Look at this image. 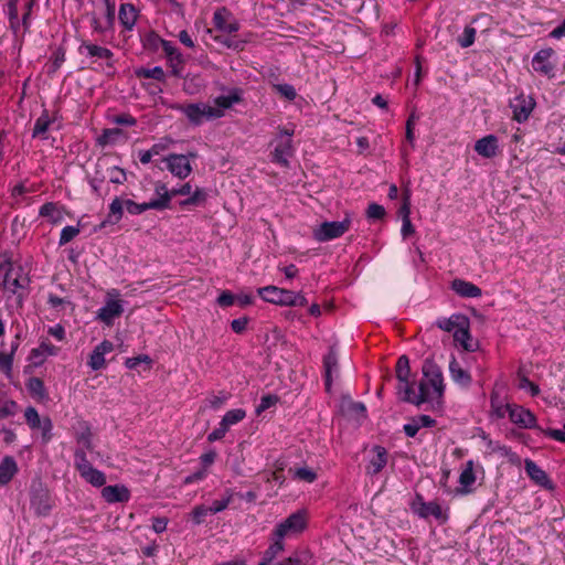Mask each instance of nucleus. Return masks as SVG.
<instances>
[{
	"instance_id": "obj_1",
	"label": "nucleus",
	"mask_w": 565,
	"mask_h": 565,
	"mask_svg": "<svg viewBox=\"0 0 565 565\" xmlns=\"http://www.w3.org/2000/svg\"><path fill=\"white\" fill-rule=\"evenodd\" d=\"M423 377L416 392L411 381L409 360L406 355L398 358L396 363V377L398 381V394H403V401L419 406L429 403L433 407H440L445 391L441 370L430 360H425Z\"/></svg>"
},
{
	"instance_id": "obj_2",
	"label": "nucleus",
	"mask_w": 565,
	"mask_h": 565,
	"mask_svg": "<svg viewBox=\"0 0 565 565\" xmlns=\"http://www.w3.org/2000/svg\"><path fill=\"white\" fill-rule=\"evenodd\" d=\"M28 284V275L21 266L9 260L0 263V286L6 291L17 294L20 289L25 288Z\"/></svg>"
},
{
	"instance_id": "obj_3",
	"label": "nucleus",
	"mask_w": 565,
	"mask_h": 565,
	"mask_svg": "<svg viewBox=\"0 0 565 565\" xmlns=\"http://www.w3.org/2000/svg\"><path fill=\"white\" fill-rule=\"evenodd\" d=\"M258 295L267 302L279 306H306L307 299L300 292L276 286H266L257 290Z\"/></svg>"
},
{
	"instance_id": "obj_4",
	"label": "nucleus",
	"mask_w": 565,
	"mask_h": 565,
	"mask_svg": "<svg viewBox=\"0 0 565 565\" xmlns=\"http://www.w3.org/2000/svg\"><path fill=\"white\" fill-rule=\"evenodd\" d=\"M74 465L79 476L89 484L96 488L104 487L106 476L103 471L94 468L88 461L83 449H77L74 454Z\"/></svg>"
},
{
	"instance_id": "obj_5",
	"label": "nucleus",
	"mask_w": 565,
	"mask_h": 565,
	"mask_svg": "<svg viewBox=\"0 0 565 565\" xmlns=\"http://www.w3.org/2000/svg\"><path fill=\"white\" fill-rule=\"evenodd\" d=\"M307 526V513L299 510L278 523L273 532L275 539L292 537L301 533Z\"/></svg>"
},
{
	"instance_id": "obj_6",
	"label": "nucleus",
	"mask_w": 565,
	"mask_h": 565,
	"mask_svg": "<svg viewBox=\"0 0 565 565\" xmlns=\"http://www.w3.org/2000/svg\"><path fill=\"white\" fill-rule=\"evenodd\" d=\"M177 109L182 111L189 121L194 125H200L205 119L222 117V109L213 108L212 105L205 103L181 105Z\"/></svg>"
},
{
	"instance_id": "obj_7",
	"label": "nucleus",
	"mask_w": 565,
	"mask_h": 565,
	"mask_svg": "<svg viewBox=\"0 0 565 565\" xmlns=\"http://www.w3.org/2000/svg\"><path fill=\"white\" fill-rule=\"evenodd\" d=\"M351 216L349 214L339 222H323L313 228V237L318 242H328L345 234L351 227Z\"/></svg>"
},
{
	"instance_id": "obj_8",
	"label": "nucleus",
	"mask_w": 565,
	"mask_h": 565,
	"mask_svg": "<svg viewBox=\"0 0 565 565\" xmlns=\"http://www.w3.org/2000/svg\"><path fill=\"white\" fill-rule=\"evenodd\" d=\"M118 297L119 292L116 289L108 291L105 305L97 311V319L107 326H111L114 320L124 312L122 302Z\"/></svg>"
},
{
	"instance_id": "obj_9",
	"label": "nucleus",
	"mask_w": 565,
	"mask_h": 565,
	"mask_svg": "<svg viewBox=\"0 0 565 565\" xmlns=\"http://www.w3.org/2000/svg\"><path fill=\"white\" fill-rule=\"evenodd\" d=\"M412 510L419 518L427 519L434 516L439 523H445L448 520V512L446 509L436 502H425L420 495H417L412 503Z\"/></svg>"
},
{
	"instance_id": "obj_10",
	"label": "nucleus",
	"mask_w": 565,
	"mask_h": 565,
	"mask_svg": "<svg viewBox=\"0 0 565 565\" xmlns=\"http://www.w3.org/2000/svg\"><path fill=\"white\" fill-rule=\"evenodd\" d=\"M115 20V2L111 0H104L102 8V15L96 12L92 13L90 24L94 32L103 34L113 28Z\"/></svg>"
},
{
	"instance_id": "obj_11",
	"label": "nucleus",
	"mask_w": 565,
	"mask_h": 565,
	"mask_svg": "<svg viewBox=\"0 0 565 565\" xmlns=\"http://www.w3.org/2000/svg\"><path fill=\"white\" fill-rule=\"evenodd\" d=\"M195 158V153L185 154H169L163 161L167 163V169L177 178L185 179L192 173V166L189 158Z\"/></svg>"
},
{
	"instance_id": "obj_12",
	"label": "nucleus",
	"mask_w": 565,
	"mask_h": 565,
	"mask_svg": "<svg viewBox=\"0 0 565 565\" xmlns=\"http://www.w3.org/2000/svg\"><path fill=\"white\" fill-rule=\"evenodd\" d=\"M510 107L512 108L513 119L518 122H524L533 111L535 102L531 96L520 94L511 100Z\"/></svg>"
},
{
	"instance_id": "obj_13",
	"label": "nucleus",
	"mask_w": 565,
	"mask_h": 565,
	"mask_svg": "<svg viewBox=\"0 0 565 565\" xmlns=\"http://www.w3.org/2000/svg\"><path fill=\"white\" fill-rule=\"evenodd\" d=\"M554 56L555 51L553 49H544L539 51L532 60V66L534 71L544 76H553L555 68V64L553 62Z\"/></svg>"
},
{
	"instance_id": "obj_14",
	"label": "nucleus",
	"mask_w": 565,
	"mask_h": 565,
	"mask_svg": "<svg viewBox=\"0 0 565 565\" xmlns=\"http://www.w3.org/2000/svg\"><path fill=\"white\" fill-rule=\"evenodd\" d=\"M24 417L28 425L32 428H39L42 430L43 437L49 440L51 438L52 422L49 417L41 418L38 411L30 406L24 412Z\"/></svg>"
},
{
	"instance_id": "obj_15",
	"label": "nucleus",
	"mask_w": 565,
	"mask_h": 565,
	"mask_svg": "<svg viewBox=\"0 0 565 565\" xmlns=\"http://www.w3.org/2000/svg\"><path fill=\"white\" fill-rule=\"evenodd\" d=\"M81 54H85L89 57H95L97 60H102L106 62V66L108 68L114 67V54L113 52L104 46H99L97 44H93L89 42H83L79 46Z\"/></svg>"
},
{
	"instance_id": "obj_16",
	"label": "nucleus",
	"mask_w": 565,
	"mask_h": 565,
	"mask_svg": "<svg viewBox=\"0 0 565 565\" xmlns=\"http://www.w3.org/2000/svg\"><path fill=\"white\" fill-rule=\"evenodd\" d=\"M386 463H387L386 449L381 446H374L371 449L370 455H369V461H367V465L365 468L366 473L369 476H375L380 471H382V469L386 466Z\"/></svg>"
},
{
	"instance_id": "obj_17",
	"label": "nucleus",
	"mask_w": 565,
	"mask_h": 565,
	"mask_svg": "<svg viewBox=\"0 0 565 565\" xmlns=\"http://www.w3.org/2000/svg\"><path fill=\"white\" fill-rule=\"evenodd\" d=\"M113 350L114 344L110 341L104 340L103 342H100L98 345L94 348V350L89 354L88 366L93 371L104 369L106 366L105 355L107 353H110Z\"/></svg>"
},
{
	"instance_id": "obj_18",
	"label": "nucleus",
	"mask_w": 565,
	"mask_h": 565,
	"mask_svg": "<svg viewBox=\"0 0 565 565\" xmlns=\"http://www.w3.org/2000/svg\"><path fill=\"white\" fill-rule=\"evenodd\" d=\"M510 420L521 428H533L536 425V418L533 413L523 406L513 404L510 408Z\"/></svg>"
},
{
	"instance_id": "obj_19",
	"label": "nucleus",
	"mask_w": 565,
	"mask_h": 565,
	"mask_svg": "<svg viewBox=\"0 0 565 565\" xmlns=\"http://www.w3.org/2000/svg\"><path fill=\"white\" fill-rule=\"evenodd\" d=\"M475 151L486 159L494 158L499 152V140L494 135H487L475 143Z\"/></svg>"
},
{
	"instance_id": "obj_20",
	"label": "nucleus",
	"mask_w": 565,
	"mask_h": 565,
	"mask_svg": "<svg viewBox=\"0 0 565 565\" xmlns=\"http://www.w3.org/2000/svg\"><path fill=\"white\" fill-rule=\"evenodd\" d=\"M100 494L107 503H122L130 499V491L124 484L106 486L102 489Z\"/></svg>"
},
{
	"instance_id": "obj_21",
	"label": "nucleus",
	"mask_w": 565,
	"mask_h": 565,
	"mask_svg": "<svg viewBox=\"0 0 565 565\" xmlns=\"http://www.w3.org/2000/svg\"><path fill=\"white\" fill-rule=\"evenodd\" d=\"M465 326L459 327L454 335L456 344L460 345L465 351L473 352L478 349V342L470 334V321L469 319L463 323Z\"/></svg>"
},
{
	"instance_id": "obj_22",
	"label": "nucleus",
	"mask_w": 565,
	"mask_h": 565,
	"mask_svg": "<svg viewBox=\"0 0 565 565\" xmlns=\"http://www.w3.org/2000/svg\"><path fill=\"white\" fill-rule=\"evenodd\" d=\"M214 25L217 30L225 33H233L238 30V23L232 18L230 11L225 8L217 9L213 15Z\"/></svg>"
},
{
	"instance_id": "obj_23",
	"label": "nucleus",
	"mask_w": 565,
	"mask_h": 565,
	"mask_svg": "<svg viewBox=\"0 0 565 565\" xmlns=\"http://www.w3.org/2000/svg\"><path fill=\"white\" fill-rule=\"evenodd\" d=\"M55 116L50 115L47 110H44L41 116L35 120L32 137L34 139L46 140L49 130L55 124Z\"/></svg>"
},
{
	"instance_id": "obj_24",
	"label": "nucleus",
	"mask_w": 565,
	"mask_h": 565,
	"mask_svg": "<svg viewBox=\"0 0 565 565\" xmlns=\"http://www.w3.org/2000/svg\"><path fill=\"white\" fill-rule=\"evenodd\" d=\"M58 353V348L50 343L47 340L41 341L39 347L31 350L29 360L35 364H42L47 356H54Z\"/></svg>"
},
{
	"instance_id": "obj_25",
	"label": "nucleus",
	"mask_w": 565,
	"mask_h": 565,
	"mask_svg": "<svg viewBox=\"0 0 565 565\" xmlns=\"http://www.w3.org/2000/svg\"><path fill=\"white\" fill-rule=\"evenodd\" d=\"M476 482L475 463L472 460H468L460 472L459 484L460 488L457 492L460 494H467L472 491V486Z\"/></svg>"
},
{
	"instance_id": "obj_26",
	"label": "nucleus",
	"mask_w": 565,
	"mask_h": 565,
	"mask_svg": "<svg viewBox=\"0 0 565 565\" xmlns=\"http://www.w3.org/2000/svg\"><path fill=\"white\" fill-rule=\"evenodd\" d=\"M294 153L292 141L289 138L279 139L273 152V160L281 166H288V160Z\"/></svg>"
},
{
	"instance_id": "obj_27",
	"label": "nucleus",
	"mask_w": 565,
	"mask_h": 565,
	"mask_svg": "<svg viewBox=\"0 0 565 565\" xmlns=\"http://www.w3.org/2000/svg\"><path fill=\"white\" fill-rule=\"evenodd\" d=\"M156 193L159 195V199L151 200L149 202L143 203L145 211L147 210H162L168 209L170 206L171 194H168V189L163 183L156 184Z\"/></svg>"
},
{
	"instance_id": "obj_28",
	"label": "nucleus",
	"mask_w": 565,
	"mask_h": 565,
	"mask_svg": "<svg viewBox=\"0 0 565 565\" xmlns=\"http://www.w3.org/2000/svg\"><path fill=\"white\" fill-rule=\"evenodd\" d=\"M451 288L457 295L465 298H478L482 294L477 285L463 279H455Z\"/></svg>"
},
{
	"instance_id": "obj_29",
	"label": "nucleus",
	"mask_w": 565,
	"mask_h": 565,
	"mask_svg": "<svg viewBox=\"0 0 565 565\" xmlns=\"http://www.w3.org/2000/svg\"><path fill=\"white\" fill-rule=\"evenodd\" d=\"M469 318L462 313H454L448 318H439L436 320L435 324L443 331L446 332H452V334L456 332V330L465 326L466 321Z\"/></svg>"
},
{
	"instance_id": "obj_30",
	"label": "nucleus",
	"mask_w": 565,
	"mask_h": 565,
	"mask_svg": "<svg viewBox=\"0 0 565 565\" xmlns=\"http://www.w3.org/2000/svg\"><path fill=\"white\" fill-rule=\"evenodd\" d=\"M524 465L526 473L533 481H535L540 486L548 488L552 487L551 480L545 473V471L541 469L534 461L526 459Z\"/></svg>"
},
{
	"instance_id": "obj_31",
	"label": "nucleus",
	"mask_w": 565,
	"mask_h": 565,
	"mask_svg": "<svg viewBox=\"0 0 565 565\" xmlns=\"http://www.w3.org/2000/svg\"><path fill=\"white\" fill-rule=\"evenodd\" d=\"M435 419L428 415H419L414 417L408 424L404 425V431L408 437H414L423 427H433Z\"/></svg>"
},
{
	"instance_id": "obj_32",
	"label": "nucleus",
	"mask_w": 565,
	"mask_h": 565,
	"mask_svg": "<svg viewBox=\"0 0 565 565\" xmlns=\"http://www.w3.org/2000/svg\"><path fill=\"white\" fill-rule=\"evenodd\" d=\"M40 215L52 224H58L64 220V209L56 203H46L41 206Z\"/></svg>"
},
{
	"instance_id": "obj_33",
	"label": "nucleus",
	"mask_w": 565,
	"mask_h": 565,
	"mask_svg": "<svg viewBox=\"0 0 565 565\" xmlns=\"http://www.w3.org/2000/svg\"><path fill=\"white\" fill-rule=\"evenodd\" d=\"M449 372L451 380L461 385V386H468L471 383V376L470 374L461 367L458 361L456 359H452L449 363Z\"/></svg>"
},
{
	"instance_id": "obj_34",
	"label": "nucleus",
	"mask_w": 565,
	"mask_h": 565,
	"mask_svg": "<svg viewBox=\"0 0 565 565\" xmlns=\"http://www.w3.org/2000/svg\"><path fill=\"white\" fill-rule=\"evenodd\" d=\"M26 388L29 393L38 401L44 402L47 401L49 395L46 392V388L44 386V383L39 377H31L26 382Z\"/></svg>"
},
{
	"instance_id": "obj_35",
	"label": "nucleus",
	"mask_w": 565,
	"mask_h": 565,
	"mask_svg": "<svg viewBox=\"0 0 565 565\" xmlns=\"http://www.w3.org/2000/svg\"><path fill=\"white\" fill-rule=\"evenodd\" d=\"M17 462L11 457H6L0 463V484H7L17 473Z\"/></svg>"
},
{
	"instance_id": "obj_36",
	"label": "nucleus",
	"mask_w": 565,
	"mask_h": 565,
	"mask_svg": "<svg viewBox=\"0 0 565 565\" xmlns=\"http://www.w3.org/2000/svg\"><path fill=\"white\" fill-rule=\"evenodd\" d=\"M241 100V95L237 89H233L227 95L218 96L214 99L213 108L222 109V116L224 115L225 109L231 108L234 104Z\"/></svg>"
},
{
	"instance_id": "obj_37",
	"label": "nucleus",
	"mask_w": 565,
	"mask_h": 565,
	"mask_svg": "<svg viewBox=\"0 0 565 565\" xmlns=\"http://www.w3.org/2000/svg\"><path fill=\"white\" fill-rule=\"evenodd\" d=\"M323 365L326 371V386L329 391L332 383V374L338 372V358L332 350L324 356Z\"/></svg>"
},
{
	"instance_id": "obj_38",
	"label": "nucleus",
	"mask_w": 565,
	"mask_h": 565,
	"mask_svg": "<svg viewBox=\"0 0 565 565\" xmlns=\"http://www.w3.org/2000/svg\"><path fill=\"white\" fill-rule=\"evenodd\" d=\"M13 361L12 352L4 350V343L0 344V370L4 373L6 377L11 380L13 375Z\"/></svg>"
},
{
	"instance_id": "obj_39",
	"label": "nucleus",
	"mask_w": 565,
	"mask_h": 565,
	"mask_svg": "<svg viewBox=\"0 0 565 565\" xmlns=\"http://www.w3.org/2000/svg\"><path fill=\"white\" fill-rule=\"evenodd\" d=\"M162 50L166 55L169 57L171 66L173 67V72L177 74V67L183 63L182 54L178 51V49L169 41H162Z\"/></svg>"
},
{
	"instance_id": "obj_40",
	"label": "nucleus",
	"mask_w": 565,
	"mask_h": 565,
	"mask_svg": "<svg viewBox=\"0 0 565 565\" xmlns=\"http://www.w3.org/2000/svg\"><path fill=\"white\" fill-rule=\"evenodd\" d=\"M119 20L127 28L131 29L137 20V12L134 6L125 3L120 6Z\"/></svg>"
},
{
	"instance_id": "obj_41",
	"label": "nucleus",
	"mask_w": 565,
	"mask_h": 565,
	"mask_svg": "<svg viewBox=\"0 0 565 565\" xmlns=\"http://www.w3.org/2000/svg\"><path fill=\"white\" fill-rule=\"evenodd\" d=\"M513 404H503L497 394L491 395V414L497 418H504L510 416V408Z\"/></svg>"
},
{
	"instance_id": "obj_42",
	"label": "nucleus",
	"mask_w": 565,
	"mask_h": 565,
	"mask_svg": "<svg viewBox=\"0 0 565 565\" xmlns=\"http://www.w3.org/2000/svg\"><path fill=\"white\" fill-rule=\"evenodd\" d=\"M274 542L266 550L264 559L259 563V565H267L271 563L278 554L284 551V543L281 539H275L273 536Z\"/></svg>"
},
{
	"instance_id": "obj_43",
	"label": "nucleus",
	"mask_w": 565,
	"mask_h": 565,
	"mask_svg": "<svg viewBox=\"0 0 565 565\" xmlns=\"http://www.w3.org/2000/svg\"><path fill=\"white\" fill-rule=\"evenodd\" d=\"M135 74L139 78H153L159 82H163L166 74L162 67L154 66L152 68L140 67L135 71Z\"/></svg>"
},
{
	"instance_id": "obj_44",
	"label": "nucleus",
	"mask_w": 565,
	"mask_h": 565,
	"mask_svg": "<svg viewBox=\"0 0 565 565\" xmlns=\"http://www.w3.org/2000/svg\"><path fill=\"white\" fill-rule=\"evenodd\" d=\"M246 416V412L242 408H235L226 412V414L223 416L221 423L224 427H227L230 429L231 426L239 423L243 420Z\"/></svg>"
},
{
	"instance_id": "obj_45",
	"label": "nucleus",
	"mask_w": 565,
	"mask_h": 565,
	"mask_svg": "<svg viewBox=\"0 0 565 565\" xmlns=\"http://www.w3.org/2000/svg\"><path fill=\"white\" fill-rule=\"evenodd\" d=\"M125 207V200L116 198L109 205L108 221L110 223H117L122 216V210Z\"/></svg>"
},
{
	"instance_id": "obj_46",
	"label": "nucleus",
	"mask_w": 565,
	"mask_h": 565,
	"mask_svg": "<svg viewBox=\"0 0 565 565\" xmlns=\"http://www.w3.org/2000/svg\"><path fill=\"white\" fill-rule=\"evenodd\" d=\"M206 200V193L203 189L201 188H195L194 191L189 195L188 199L181 201L180 205L185 207V206H194V205H200L202 203H204Z\"/></svg>"
},
{
	"instance_id": "obj_47",
	"label": "nucleus",
	"mask_w": 565,
	"mask_h": 565,
	"mask_svg": "<svg viewBox=\"0 0 565 565\" xmlns=\"http://www.w3.org/2000/svg\"><path fill=\"white\" fill-rule=\"evenodd\" d=\"M82 428L83 430L76 435V440L83 448L93 450L90 429L85 423L82 424Z\"/></svg>"
},
{
	"instance_id": "obj_48",
	"label": "nucleus",
	"mask_w": 565,
	"mask_h": 565,
	"mask_svg": "<svg viewBox=\"0 0 565 565\" xmlns=\"http://www.w3.org/2000/svg\"><path fill=\"white\" fill-rule=\"evenodd\" d=\"M290 472H292L294 478L309 483L313 482L317 479V473L308 467L296 468L294 470H290Z\"/></svg>"
},
{
	"instance_id": "obj_49",
	"label": "nucleus",
	"mask_w": 565,
	"mask_h": 565,
	"mask_svg": "<svg viewBox=\"0 0 565 565\" xmlns=\"http://www.w3.org/2000/svg\"><path fill=\"white\" fill-rule=\"evenodd\" d=\"M273 88L281 97H284L288 100H294L297 96L296 89L294 88V86H291L289 84H275L273 86Z\"/></svg>"
},
{
	"instance_id": "obj_50",
	"label": "nucleus",
	"mask_w": 565,
	"mask_h": 565,
	"mask_svg": "<svg viewBox=\"0 0 565 565\" xmlns=\"http://www.w3.org/2000/svg\"><path fill=\"white\" fill-rule=\"evenodd\" d=\"M17 403L14 401L0 397V418L13 415Z\"/></svg>"
},
{
	"instance_id": "obj_51",
	"label": "nucleus",
	"mask_w": 565,
	"mask_h": 565,
	"mask_svg": "<svg viewBox=\"0 0 565 565\" xmlns=\"http://www.w3.org/2000/svg\"><path fill=\"white\" fill-rule=\"evenodd\" d=\"M476 39V29L467 26L461 36L458 38V43L461 47H469L473 44Z\"/></svg>"
},
{
	"instance_id": "obj_52",
	"label": "nucleus",
	"mask_w": 565,
	"mask_h": 565,
	"mask_svg": "<svg viewBox=\"0 0 565 565\" xmlns=\"http://www.w3.org/2000/svg\"><path fill=\"white\" fill-rule=\"evenodd\" d=\"M78 233H79V228L78 227H76V226H65L61 231L58 244L61 246L67 244L73 238H75L78 235Z\"/></svg>"
},
{
	"instance_id": "obj_53",
	"label": "nucleus",
	"mask_w": 565,
	"mask_h": 565,
	"mask_svg": "<svg viewBox=\"0 0 565 565\" xmlns=\"http://www.w3.org/2000/svg\"><path fill=\"white\" fill-rule=\"evenodd\" d=\"M121 135V130L118 128L115 129H106L103 135L98 138V142L100 145H107L110 142H115L117 137Z\"/></svg>"
},
{
	"instance_id": "obj_54",
	"label": "nucleus",
	"mask_w": 565,
	"mask_h": 565,
	"mask_svg": "<svg viewBox=\"0 0 565 565\" xmlns=\"http://www.w3.org/2000/svg\"><path fill=\"white\" fill-rule=\"evenodd\" d=\"M366 215L372 220H381L385 215V210L382 205L372 203L367 207Z\"/></svg>"
},
{
	"instance_id": "obj_55",
	"label": "nucleus",
	"mask_w": 565,
	"mask_h": 565,
	"mask_svg": "<svg viewBox=\"0 0 565 565\" xmlns=\"http://www.w3.org/2000/svg\"><path fill=\"white\" fill-rule=\"evenodd\" d=\"M209 513H211L210 508L198 505L192 510L191 515L195 524H201Z\"/></svg>"
},
{
	"instance_id": "obj_56",
	"label": "nucleus",
	"mask_w": 565,
	"mask_h": 565,
	"mask_svg": "<svg viewBox=\"0 0 565 565\" xmlns=\"http://www.w3.org/2000/svg\"><path fill=\"white\" fill-rule=\"evenodd\" d=\"M109 180L113 183L121 184L126 181V173L122 169L118 167H113L109 170Z\"/></svg>"
},
{
	"instance_id": "obj_57",
	"label": "nucleus",
	"mask_w": 565,
	"mask_h": 565,
	"mask_svg": "<svg viewBox=\"0 0 565 565\" xmlns=\"http://www.w3.org/2000/svg\"><path fill=\"white\" fill-rule=\"evenodd\" d=\"M277 402H278V398L274 395L263 396L259 405L256 408V412L259 414V413L270 408L271 406H274Z\"/></svg>"
},
{
	"instance_id": "obj_58",
	"label": "nucleus",
	"mask_w": 565,
	"mask_h": 565,
	"mask_svg": "<svg viewBox=\"0 0 565 565\" xmlns=\"http://www.w3.org/2000/svg\"><path fill=\"white\" fill-rule=\"evenodd\" d=\"M520 388L526 390L531 393L532 396H536L540 393L539 386L531 382L527 377L523 376L520 379L519 383Z\"/></svg>"
},
{
	"instance_id": "obj_59",
	"label": "nucleus",
	"mask_w": 565,
	"mask_h": 565,
	"mask_svg": "<svg viewBox=\"0 0 565 565\" xmlns=\"http://www.w3.org/2000/svg\"><path fill=\"white\" fill-rule=\"evenodd\" d=\"M125 209L134 215L141 214L145 212L143 203H136L132 200H125Z\"/></svg>"
},
{
	"instance_id": "obj_60",
	"label": "nucleus",
	"mask_w": 565,
	"mask_h": 565,
	"mask_svg": "<svg viewBox=\"0 0 565 565\" xmlns=\"http://www.w3.org/2000/svg\"><path fill=\"white\" fill-rule=\"evenodd\" d=\"M230 502H231V495H228L222 500H216L210 507V512L218 513V512L225 510L228 507Z\"/></svg>"
},
{
	"instance_id": "obj_61",
	"label": "nucleus",
	"mask_w": 565,
	"mask_h": 565,
	"mask_svg": "<svg viewBox=\"0 0 565 565\" xmlns=\"http://www.w3.org/2000/svg\"><path fill=\"white\" fill-rule=\"evenodd\" d=\"M227 430H228V428L224 427L223 424L220 423L218 427L215 428L212 433L209 434L207 440L210 443L220 440V439H222L225 436Z\"/></svg>"
},
{
	"instance_id": "obj_62",
	"label": "nucleus",
	"mask_w": 565,
	"mask_h": 565,
	"mask_svg": "<svg viewBox=\"0 0 565 565\" xmlns=\"http://www.w3.org/2000/svg\"><path fill=\"white\" fill-rule=\"evenodd\" d=\"M235 301L236 297L230 291H223L217 298V303L222 307L232 306Z\"/></svg>"
},
{
	"instance_id": "obj_63",
	"label": "nucleus",
	"mask_w": 565,
	"mask_h": 565,
	"mask_svg": "<svg viewBox=\"0 0 565 565\" xmlns=\"http://www.w3.org/2000/svg\"><path fill=\"white\" fill-rule=\"evenodd\" d=\"M47 332L50 335L55 338L57 341H63L65 339V329L60 323L50 327Z\"/></svg>"
},
{
	"instance_id": "obj_64",
	"label": "nucleus",
	"mask_w": 565,
	"mask_h": 565,
	"mask_svg": "<svg viewBox=\"0 0 565 565\" xmlns=\"http://www.w3.org/2000/svg\"><path fill=\"white\" fill-rule=\"evenodd\" d=\"M32 505L34 507V509L36 510V512L39 514H46L50 509H51V505L50 503L47 502V500H42V499H39V500H33L32 501Z\"/></svg>"
}]
</instances>
